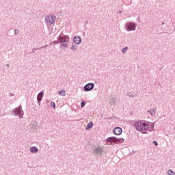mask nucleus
Here are the masks:
<instances>
[{
	"instance_id": "11",
	"label": "nucleus",
	"mask_w": 175,
	"mask_h": 175,
	"mask_svg": "<svg viewBox=\"0 0 175 175\" xmlns=\"http://www.w3.org/2000/svg\"><path fill=\"white\" fill-rule=\"evenodd\" d=\"M92 126H94V123H92V122L88 123L87 127H86V129L87 130H89V129H91V128H92Z\"/></svg>"
},
{
	"instance_id": "15",
	"label": "nucleus",
	"mask_w": 175,
	"mask_h": 175,
	"mask_svg": "<svg viewBox=\"0 0 175 175\" xmlns=\"http://www.w3.org/2000/svg\"><path fill=\"white\" fill-rule=\"evenodd\" d=\"M76 49H77V47L76 46L73 45L72 47H71V50H72L73 51H76Z\"/></svg>"
},
{
	"instance_id": "8",
	"label": "nucleus",
	"mask_w": 175,
	"mask_h": 175,
	"mask_svg": "<svg viewBox=\"0 0 175 175\" xmlns=\"http://www.w3.org/2000/svg\"><path fill=\"white\" fill-rule=\"evenodd\" d=\"M74 42L77 44H80L81 43V38L80 36H76L74 37Z\"/></svg>"
},
{
	"instance_id": "17",
	"label": "nucleus",
	"mask_w": 175,
	"mask_h": 175,
	"mask_svg": "<svg viewBox=\"0 0 175 175\" xmlns=\"http://www.w3.org/2000/svg\"><path fill=\"white\" fill-rule=\"evenodd\" d=\"M127 50H128V47H125V48H124L123 49H122V53H125L126 51H127Z\"/></svg>"
},
{
	"instance_id": "4",
	"label": "nucleus",
	"mask_w": 175,
	"mask_h": 175,
	"mask_svg": "<svg viewBox=\"0 0 175 175\" xmlns=\"http://www.w3.org/2000/svg\"><path fill=\"white\" fill-rule=\"evenodd\" d=\"M46 21L48 25H52L55 23V16H49L46 18Z\"/></svg>"
},
{
	"instance_id": "7",
	"label": "nucleus",
	"mask_w": 175,
	"mask_h": 175,
	"mask_svg": "<svg viewBox=\"0 0 175 175\" xmlns=\"http://www.w3.org/2000/svg\"><path fill=\"white\" fill-rule=\"evenodd\" d=\"M136 26L133 23L127 25V31H135Z\"/></svg>"
},
{
	"instance_id": "9",
	"label": "nucleus",
	"mask_w": 175,
	"mask_h": 175,
	"mask_svg": "<svg viewBox=\"0 0 175 175\" xmlns=\"http://www.w3.org/2000/svg\"><path fill=\"white\" fill-rule=\"evenodd\" d=\"M15 113H16V114H18V116H22L23 112L21 111V107L16 108Z\"/></svg>"
},
{
	"instance_id": "1",
	"label": "nucleus",
	"mask_w": 175,
	"mask_h": 175,
	"mask_svg": "<svg viewBox=\"0 0 175 175\" xmlns=\"http://www.w3.org/2000/svg\"><path fill=\"white\" fill-rule=\"evenodd\" d=\"M135 128L137 131H139L141 133H147V132H148V129L150 128V124L144 121L136 122Z\"/></svg>"
},
{
	"instance_id": "19",
	"label": "nucleus",
	"mask_w": 175,
	"mask_h": 175,
	"mask_svg": "<svg viewBox=\"0 0 175 175\" xmlns=\"http://www.w3.org/2000/svg\"><path fill=\"white\" fill-rule=\"evenodd\" d=\"M153 143L155 146H158V142H157V141H154Z\"/></svg>"
},
{
	"instance_id": "3",
	"label": "nucleus",
	"mask_w": 175,
	"mask_h": 175,
	"mask_svg": "<svg viewBox=\"0 0 175 175\" xmlns=\"http://www.w3.org/2000/svg\"><path fill=\"white\" fill-rule=\"evenodd\" d=\"M61 44L64 46V47H67L66 44H68V42H69V36H64L60 38Z\"/></svg>"
},
{
	"instance_id": "5",
	"label": "nucleus",
	"mask_w": 175,
	"mask_h": 175,
	"mask_svg": "<svg viewBox=\"0 0 175 175\" xmlns=\"http://www.w3.org/2000/svg\"><path fill=\"white\" fill-rule=\"evenodd\" d=\"M113 133L114 135H116L117 136H120L121 133H122V129L121 127H116L113 129Z\"/></svg>"
},
{
	"instance_id": "10",
	"label": "nucleus",
	"mask_w": 175,
	"mask_h": 175,
	"mask_svg": "<svg viewBox=\"0 0 175 175\" xmlns=\"http://www.w3.org/2000/svg\"><path fill=\"white\" fill-rule=\"evenodd\" d=\"M43 95H44L43 92H41L38 94V97H37L38 102H40V100H42V99L43 98Z\"/></svg>"
},
{
	"instance_id": "14",
	"label": "nucleus",
	"mask_w": 175,
	"mask_h": 175,
	"mask_svg": "<svg viewBox=\"0 0 175 175\" xmlns=\"http://www.w3.org/2000/svg\"><path fill=\"white\" fill-rule=\"evenodd\" d=\"M167 174L169 175H175V172H173L172 170H168Z\"/></svg>"
},
{
	"instance_id": "2",
	"label": "nucleus",
	"mask_w": 175,
	"mask_h": 175,
	"mask_svg": "<svg viewBox=\"0 0 175 175\" xmlns=\"http://www.w3.org/2000/svg\"><path fill=\"white\" fill-rule=\"evenodd\" d=\"M122 142H124V139L116 137H111L107 139V144L108 146H110L112 143H122Z\"/></svg>"
},
{
	"instance_id": "21",
	"label": "nucleus",
	"mask_w": 175,
	"mask_h": 175,
	"mask_svg": "<svg viewBox=\"0 0 175 175\" xmlns=\"http://www.w3.org/2000/svg\"><path fill=\"white\" fill-rule=\"evenodd\" d=\"M98 152L100 151V149H99V150H98Z\"/></svg>"
},
{
	"instance_id": "13",
	"label": "nucleus",
	"mask_w": 175,
	"mask_h": 175,
	"mask_svg": "<svg viewBox=\"0 0 175 175\" xmlns=\"http://www.w3.org/2000/svg\"><path fill=\"white\" fill-rule=\"evenodd\" d=\"M30 151L31 152H38V150L36 147H31Z\"/></svg>"
},
{
	"instance_id": "16",
	"label": "nucleus",
	"mask_w": 175,
	"mask_h": 175,
	"mask_svg": "<svg viewBox=\"0 0 175 175\" xmlns=\"http://www.w3.org/2000/svg\"><path fill=\"white\" fill-rule=\"evenodd\" d=\"M84 106H85V103L84 101H82L81 103V107H84Z\"/></svg>"
},
{
	"instance_id": "20",
	"label": "nucleus",
	"mask_w": 175,
	"mask_h": 175,
	"mask_svg": "<svg viewBox=\"0 0 175 175\" xmlns=\"http://www.w3.org/2000/svg\"><path fill=\"white\" fill-rule=\"evenodd\" d=\"M15 33H18V31L17 29L15 30Z\"/></svg>"
},
{
	"instance_id": "18",
	"label": "nucleus",
	"mask_w": 175,
	"mask_h": 175,
	"mask_svg": "<svg viewBox=\"0 0 175 175\" xmlns=\"http://www.w3.org/2000/svg\"><path fill=\"white\" fill-rule=\"evenodd\" d=\"M51 106H52V107L55 108V103L52 102V103H51Z\"/></svg>"
},
{
	"instance_id": "6",
	"label": "nucleus",
	"mask_w": 175,
	"mask_h": 175,
	"mask_svg": "<svg viewBox=\"0 0 175 175\" xmlns=\"http://www.w3.org/2000/svg\"><path fill=\"white\" fill-rule=\"evenodd\" d=\"M94 83H88L84 87L85 91H91L94 88Z\"/></svg>"
},
{
	"instance_id": "12",
	"label": "nucleus",
	"mask_w": 175,
	"mask_h": 175,
	"mask_svg": "<svg viewBox=\"0 0 175 175\" xmlns=\"http://www.w3.org/2000/svg\"><path fill=\"white\" fill-rule=\"evenodd\" d=\"M66 94V92L64 90H60V92H59V95H60L61 96H65Z\"/></svg>"
}]
</instances>
